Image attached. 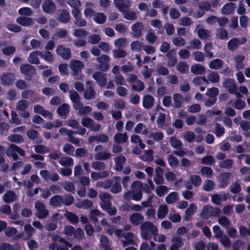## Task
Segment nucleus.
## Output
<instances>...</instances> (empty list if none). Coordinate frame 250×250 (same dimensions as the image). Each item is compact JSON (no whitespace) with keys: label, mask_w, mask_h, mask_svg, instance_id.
<instances>
[{"label":"nucleus","mask_w":250,"mask_h":250,"mask_svg":"<svg viewBox=\"0 0 250 250\" xmlns=\"http://www.w3.org/2000/svg\"><path fill=\"white\" fill-rule=\"evenodd\" d=\"M143 184L142 182L136 181H134L131 185V190L126 192L124 195V198L125 200H133L136 201H140L143 196L142 188Z\"/></svg>","instance_id":"f257e3e1"},{"label":"nucleus","mask_w":250,"mask_h":250,"mask_svg":"<svg viewBox=\"0 0 250 250\" xmlns=\"http://www.w3.org/2000/svg\"><path fill=\"white\" fill-rule=\"evenodd\" d=\"M52 239L53 242L49 246L50 250H68V248L72 246L69 243L58 235H53Z\"/></svg>","instance_id":"f03ea898"},{"label":"nucleus","mask_w":250,"mask_h":250,"mask_svg":"<svg viewBox=\"0 0 250 250\" xmlns=\"http://www.w3.org/2000/svg\"><path fill=\"white\" fill-rule=\"evenodd\" d=\"M158 229L156 226L149 221L145 222L141 226V235L146 240L151 238V234H156Z\"/></svg>","instance_id":"7ed1b4c3"},{"label":"nucleus","mask_w":250,"mask_h":250,"mask_svg":"<svg viewBox=\"0 0 250 250\" xmlns=\"http://www.w3.org/2000/svg\"><path fill=\"white\" fill-rule=\"evenodd\" d=\"M84 67V63L77 60H72L69 63V67L72 70V74L75 79L82 80L83 79V75L81 70Z\"/></svg>","instance_id":"20e7f679"},{"label":"nucleus","mask_w":250,"mask_h":250,"mask_svg":"<svg viewBox=\"0 0 250 250\" xmlns=\"http://www.w3.org/2000/svg\"><path fill=\"white\" fill-rule=\"evenodd\" d=\"M36 216L39 219L45 218L49 214V211L46 208L45 205L40 201H37L35 204Z\"/></svg>","instance_id":"39448f33"},{"label":"nucleus","mask_w":250,"mask_h":250,"mask_svg":"<svg viewBox=\"0 0 250 250\" xmlns=\"http://www.w3.org/2000/svg\"><path fill=\"white\" fill-rule=\"evenodd\" d=\"M29 103L25 100L19 101L16 104V109L18 111H22L20 113L21 116L23 118H28L30 117V113L26 110L29 106Z\"/></svg>","instance_id":"423d86ee"},{"label":"nucleus","mask_w":250,"mask_h":250,"mask_svg":"<svg viewBox=\"0 0 250 250\" xmlns=\"http://www.w3.org/2000/svg\"><path fill=\"white\" fill-rule=\"evenodd\" d=\"M6 153L8 156L11 157L14 160H16L17 159L18 157L17 153H19L20 155L23 156L24 155L25 152L24 150L15 145H11L7 148Z\"/></svg>","instance_id":"0eeeda50"},{"label":"nucleus","mask_w":250,"mask_h":250,"mask_svg":"<svg viewBox=\"0 0 250 250\" xmlns=\"http://www.w3.org/2000/svg\"><path fill=\"white\" fill-rule=\"evenodd\" d=\"M42 11L46 14H52L56 9V6L52 0H44L42 4Z\"/></svg>","instance_id":"6e6552de"},{"label":"nucleus","mask_w":250,"mask_h":250,"mask_svg":"<svg viewBox=\"0 0 250 250\" xmlns=\"http://www.w3.org/2000/svg\"><path fill=\"white\" fill-rule=\"evenodd\" d=\"M246 42V39L244 37L239 38H233L229 40L227 44V47L229 50H234L239 45L243 44Z\"/></svg>","instance_id":"1a4fd4ad"},{"label":"nucleus","mask_w":250,"mask_h":250,"mask_svg":"<svg viewBox=\"0 0 250 250\" xmlns=\"http://www.w3.org/2000/svg\"><path fill=\"white\" fill-rule=\"evenodd\" d=\"M96 61L100 64L99 68L102 71H105L109 68V62L110 58L106 55H102L96 58Z\"/></svg>","instance_id":"9d476101"},{"label":"nucleus","mask_w":250,"mask_h":250,"mask_svg":"<svg viewBox=\"0 0 250 250\" xmlns=\"http://www.w3.org/2000/svg\"><path fill=\"white\" fill-rule=\"evenodd\" d=\"M114 3L121 12H124L131 4L130 0H114Z\"/></svg>","instance_id":"9b49d317"},{"label":"nucleus","mask_w":250,"mask_h":250,"mask_svg":"<svg viewBox=\"0 0 250 250\" xmlns=\"http://www.w3.org/2000/svg\"><path fill=\"white\" fill-rule=\"evenodd\" d=\"M57 54L64 59H68L71 57V51L68 48L61 45L56 48Z\"/></svg>","instance_id":"f8f14e48"},{"label":"nucleus","mask_w":250,"mask_h":250,"mask_svg":"<svg viewBox=\"0 0 250 250\" xmlns=\"http://www.w3.org/2000/svg\"><path fill=\"white\" fill-rule=\"evenodd\" d=\"M15 80V76L11 73H5L0 77V83L3 85L9 86L12 84Z\"/></svg>","instance_id":"ddd939ff"},{"label":"nucleus","mask_w":250,"mask_h":250,"mask_svg":"<svg viewBox=\"0 0 250 250\" xmlns=\"http://www.w3.org/2000/svg\"><path fill=\"white\" fill-rule=\"evenodd\" d=\"M34 111L36 113H39L42 116L48 119H53V114L50 111L46 110L39 104H36L34 106Z\"/></svg>","instance_id":"4468645a"},{"label":"nucleus","mask_w":250,"mask_h":250,"mask_svg":"<svg viewBox=\"0 0 250 250\" xmlns=\"http://www.w3.org/2000/svg\"><path fill=\"white\" fill-rule=\"evenodd\" d=\"M57 19L62 23L68 22L70 20V14L66 10H59L57 13Z\"/></svg>","instance_id":"2eb2a0df"},{"label":"nucleus","mask_w":250,"mask_h":250,"mask_svg":"<svg viewBox=\"0 0 250 250\" xmlns=\"http://www.w3.org/2000/svg\"><path fill=\"white\" fill-rule=\"evenodd\" d=\"M94 6V4L91 2H87L85 4V8L83 11V15L86 19H90L94 17L96 12L92 7Z\"/></svg>","instance_id":"dca6fc26"},{"label":"nucleus","mask_w":250,"mask_h":250,"mask_svg":"<svg viewBox=\"0 0 250 250\" xmlns=\"http://www.w3.org/2000/svg\"><path fill=\"white\" fill-rule=\"evenodd\" d=\"M92 77L100 86H104L105 85L106 83L105 74L101 72H96L93 74Z\"/></svg>","instance_id":"f3484780"},{"label":"nucleus","mask_w":250,"mask_h":250,"mask_svg":"<svg viewBox=\"0 0 250 250\" xmlns=\"http://www.w3.org/2000/svg\"><path fill=\"white\" fill-rule=\"evenodd\" d=\"M111 181L112 184L110 191L113 193H117L121 191L122 188L120 184L121 178L120 177H115Z\"/></svg>","instance_id":"a211bd4d"},{"label":"nucleus","mask_w":250,"mask_h":250,"mask_svg":"<svg viewBox=\"0 0 250 250\" xmlns=\"http://www.w3.org/2000/svg\"><path fill=\"white\" fill-rule=\"evenodd\" d=\"M70 110V106L68 104H63L60 106L57 110V114L62 119H65Z\"/></svg>","instance_id":"6ab92c4d"},{"label":"nucleus","mask_w":250,"mask_h":250,"mask_svg":"<svg viewBox=\"0 0 250 250\" xmlns=\"http://www.w3.org/2000/svg\"><path fill=\"white\" fill-rule=\"evenodd\" d=\"M223 86L228 89L229 93L235 92L237 87L234 79H228L223 83Z\"/></svg>","instance_id":"aec40b11"},{"label":"nucleus","mask_w":250,"mask_h":250,"mask_svg":"<svg viewBox=\"0 0 250 250\" xmlns=\"http://www.w3.org/2000/svg\"><path fill=\"white\" fill-rule=\"evenodd\" d=\"M183 137L185 140L189 143L193 142L195 140L197 142H200L202 140V137L198 136L196 138L195 134L189 131L185 132Z\"/></svg>","instance_id":"412c9836"},{"label":"nucleus","mask_w":250,"mask_h":250,"mask_svg":"<svg viewBox=\"0 0 250 250\" xmlns=\"http://www.w3.org/2000/svg\"><path fill=\"white\" fill-rule=\"evenodd\" d=\"M72 15L74 18L75 24L78 26H84L86 25V21L82 18L81 16L80 11H75L73 12Z\"/></svg>","instance_id":"4be33fe9"},{"label":"nucleus","mask_w":250,"mask_h":250,"mask_svg":"<svg viewBox=\"0 0 250 250\" xmlns=\"http://www.w3.org/2000/svg\"><path fill=\"white\" fill-rule=\"evenodd\" d=\"M129 220L132 224L137 226L143 222L144 220V216L141 213L135 212L130 216Z\"/></svg>","instance_id":"5701e85b"},{"label":"nucleus","mask_w":250,"mask_h":250,"mask_svg":"<svg viewBox=\"0 0 250 250\" xmlns=\"http://www.w3.org/2000/svg\"><path fill=\"white\" fill-rule=\"evenodd\" d=\"M99 197L101 200L100 205L102 208L111 204V196L109 193L102 192L99 195Z\"/></svg>","instance_id":"b1692460"},{"label":"nucleus","mask_w":250,"mask_h":250,"mask_svg":"<svg viewBox=\"0 0 250 250\" xmlns=\"http://www.w3.org/2000/svg\"><path fill=\"white\" fill-rule=\"evenodd\" d=\"M171 242L172 244L170 246V250H178L183 245L182 239L177 236L172 237Z\"/></svg>","instance_id":"393cba45"},{"label":"nucleus","mask_w":250,"mask_h":250,"mask_svg":"<svg viewBox=\"0 0 250 250\" xmlns=\"http://www.w3.org/2000/svg\"><path fill=\"white\" fill-rule=\"evenodd\" d=\"M108 136L104 134H101L96 136H91L88 138L89 143H92L95 141L101 143H106L108 141Z\"/></svg>","instance_id":"a878e982"},{"label":"nucleus","mask_w":250,"mask_h":250,"mask_svg":"<svg viewBox=\"0 0 250 250\" xmlns=\"http://www.w3.org/2000/svg\"><path fill=\"white\" fill-rule=\"evenodd\" d=\"M107 20L106 16L102 12H97L93 18V21L97 24H103L105 23Z\"/></svg>","instance_id":"bb28decb"},{"label":"nucleus","mask_w":250,"mask_h":250,"mask_svg":"<svg viewBox=\"0 0 250 250\" xmlns=\"http://www.w3.org/2000/svg\"><path fill=\"white\" fill-rule=\"evenodd\" d=\"M143 25L141 22H136L132 27V35L134 37H139L142 35Z\"/></svg>","instance_id":"cd10ccee"},{"label":"nucleus","mask_w":250,"mask_h":250,"mask_svg":"<svg viewBox=\"0 0 250 250\" xmlns=\"http://www.w3.org/2000/svg\"><path fill=\"white\" fill-rule=\"evenodd\" d=\"M16 199V194L12 190L7 191L2 196V200L6 203L14 202Z\"/></svg>","instance_id":"c85d7f7f"},{"label":"nucleus","mask_w":250,"mask_h":250,"mask_svg":"<svg viewBox=\"0 0 250 250\" xmlns=\"http://www.w3.org/2000/svg\"><path fill=\"white\" fill-rule=\"evenodd\" d=\"M168 212V207L165 204L160 205L157 209V217L160 219L164 218Z\"/></svg>","instance_id":"c756f323"},{"label":"nucleus","mask_w":250,"mask_h":250,"mask_svg":"<svg viewBox=\"0 0 250 250\" xmlns=\"http://www.w3.org/2000/svg\"><path fill=\"white\" fill-rule=\"evenodd\" d=\"M190 71L195 75H200L205 73V68L202 64L196 63L191 66Z\"/></svg>","instance_id":"7c9ffc66"},{"label":"nucleus","mask_w":250,"mask_h":250,"mask_svg":"<svg viewBox=\"0 0 250 250\" xmlns=\"http://www.w3.org/2000/svg\"><path fill=\"white\" fill-rule=\"evenodd\" d=\"M69 97L72 101L73 105V108L75 106H78L81 103L80 101V97L78 93L74 90H70L69 91Z\"/></svg>","instance_id":"2f4dec72"},{"label":"nucleus","mask_w":250,"mask_h":250,"mask_svg":"<svg viewBox=\"0 0 250 250\" xmlns=\"http://www.w3.org/2000/svg\"><path fill=\"white\" fill-rule=\"evenodd\" d=\"M154 98L150 95H145L143 100V105L145 108H151L154 104Z\"/></svg>","instance_id":"473e14b6"},{"label":"nucleus","mask_w":250,"mask_h":250,"mask_svg":"<svg viewBox=\"0 0 250 250\" xmlns=\"http://www.w3.org/2000/svg\"><path fill=\"white\" fill-rule=\"evenodd\" d=\"M235 4L233 3H228L224 5L221 9V13L223 15H229L232 14L235 9Z\"/></svg>","instance_id":"72a5a7b5"},{"label":"nucleus","mask_w":250,"mask_h":250,"mask_svg":"<svg viewBox=\"0 0 250 250\" xmlns=\"http://www.w3.org/2000/svg\"><path fill=\"white\" fill-rule=\"evenodd\" d=\"M231 174L228 172L223 173L219 176V181L220 183V187L224 188L228 185Z\"/></svg>","instance_id":"f704fd0d"},{"label":"nucleus","mask_w":250,"mask_h":250,"mask_svg":"<svg viewBox=\"0 0 250 250\" xmlns=\"http://www.w3.org/2000/svg\"><path fill=\"white\" fill-rule=\"evenodd\" d=\"M197 209V207L193 203L189 205L188 208L186 210L185 220H189L191 217L195 213Z\"/></svg>","instance_id":"c9c22d12"},{"label":"nucleus","mask_w":250,"mask_h":250,"mask_svg":"<svg viewBox=\"0 0 250 250\" xmlns=\"http://www.w3.org/2000/svg\"><path fill=\"white\" fill-rule=\"evenodd\" d=\"M115 163V169L117 171H121L123 168V166L126 161V158L123 156H119L114 158Z\"/></svg>","instance_id":"e433bc0d"},{"label":"nucleus","mask_w":250,"mask_h":250,"mask_svg":"<svg viewBox=\"0 0 250 250\" xmlns=\"http://www.w3.org/2000/svg\"><path fill=\"white\" fill-rule=\"evenodd\" d=\"M156 174L154 177V181L157 185L163 183L164 178L162 169L160 167H157L155 169Z\"/></svg>","instance_id":"4c0bfd02"},{"label":"nucleus","mask_w":250,"mask_h":250,"mask_svg":"<svg viewBox=\"0 0 250 250\" xmlns=\"http://www.w3.org/2000/svg\"><path fill=\"white\" fill-rule=\"evenodd\" d=\"M172 98L173 106L176 108L180 107L184 101V98L182 95L179 93H175L173 95Z\"/></svg>","instance_id":"58836bf2"},{"label":"nucleus","mask_w":250,"mask_h":250,"mask_svg":"<svg viewBox=\"0 0 250 250\" xmlns=\"http://www.w3.org/2000/svg\"><path fill=\"white\" fill-rule=\"evenodd\" d=\"M21 72L25 75H31L35 73V69L33 66L29 64H22L20 68Z\"/></svg>","instance_id":"ea45409f"},{"label":"nucleus","mask_w":250,"mask_h":250,"mask_svg":"<svg viewBox=\"0 0 250 250\" xmlns=\"http://www.w3.org/2000/svg\"><path fill=\"white\" fill-rule=\"evenodd\" d=\"M16 21L21 25L28 26L32 25L33 23L32 18L26 17H21L17 19Z\"/></svg>","instance_id":"a19ab883"},{"label":"nucleus","mask_w":250,"mask_h":250,"mask_svg":"<svg viewBox=\"0 0 250 250\" xmlns=\"http://www.w3.org/2000/svg\"><path fill=\"white\" fill-rule=\"evenodd\" d=\"M244 59L245 57L242 55H237L234 57L235 68L237 70L242 69L244 68L245 64L243 62Z\"/></svg>","instance_id":"79ce46f5"},{"label":"nucleus","mask_w":250,"mask_h":250,"mask_svg":"<svg viewBox=\"0 0 250 250\" xmlns=\"http://www.w3.org/2000/svg\"><path fill=\"white\" fill-rule=\"evenodd\" d=\"M123 237L126 240L123 242V247H125L127 245L133 244L134 243L135 236L133 233L126 232L123 234Z\"/></svg>","instance_id":"37998d69"},{"label":"nucleus","mask_w":250,"mask_h":250,"mask_svg":"<svg viewBox=\"0 0 250 250\" xmlns=\"http://www.w3.org/2000/svg\"><path fill=\"white\" fill-rule=\"evenodd\" d=\"M74 108L79 111L78 113L80 115H86L92 111L91 107L88 106H83L82 103L80 104V105H79L78 107L75 106Z\"/></svg>","instance_id":"c03bdc74"},{"label":"nucleus","mask_w":250,"mask_h":250,"mask_svg":"<svg viewBox=\"0 0 250 250\" xmlns=\"http://www.w3.org/2000/svg\"><path fill=\"white\" fill-rule=\"evenodd\" d=\"M100 247L102 250H111L109 240L104 235H102L100 239Z\"/></svg>","instance_id":"a18cd8bd"},{"label":"nucleus","mask_w":250,"mask_h":250,"mask_svg":"<svg viewBox=\"0 0 250 250\" xmlns=\"http://www.w3.org/2000/svg\"><path fill=\"white\" fill-rule=\"evenodd\" d=\"M213 208L211 206L204 207L201 213V216L204 218H208L213 214Z\"/></svg>","instance_id":"49530a36"},{"label":"nucleus","mask_w":250,"mask_h":250,"mask_svg":"<svg viewBox=\"0 0 250 250\" xmlns=\"http://www.w3.org/2000/svg\"><path fill=\"white\" fill-rule=\"evenodd\" d=\"M91 82H87L86 83L87 86L89 87L87 88L84 93V97L87 100L94 99L95 96V93L94 89L90 86Z\"/></svg>","instance_id":"de8ad7c7"},{"label":"nucleus","mask_w":250,"mask_h":250,"mask_svg":"<svg viewBox=\"0 0 250 250\" xmlns=\"http://www.w3.org/2000/svg\"><path fill=\"white\" fill-rule=\"evenodd\" d=\"M206 79L207 83H208L209 82L216 83L220 80V76L217 72L211 71L207 75Z\"/></svg>","instance_id":"09e8293b"},{"label":"nucleus","mask_w":250,"mask_h":250,"mask_svg":"<svg viewBox=\"0 0 250 250\" xmlns=\"http://www.w3.org/2000/svg\"><path fill=\"white\" fill-rule=\"evenodd\" d=\"M38 56H40V51H36L30 53L28 57V61L33 64H37L40 62Z\"/></svg>","instance_id":"8fccbe9b"},{"label":"nucleus","mask_w":250,"mask_h":250,"mask_svg":"<svg viewBox=\"0 0 250 250\" xmlns=\"http://www.w3.org/2000/svg\"><path fill=\"white\" fill-rule=\"evenodd\" d=\"M62 197L60 195L53 196L49 201V204L51 206L60 207L62 204Z\"/></svg>","instance_id":"3c124183"},{"label":"nucleus","mask_w":250,"mask_h":250,"mask_svg":"<svg viewBox=\"0 0 250 250\" xmlns=\"http://www.w3.org/2000/svg\"><path fill=\"white\" fill-rule=\"evenodd\" d=\"M66 2L72 8V14L75 11H80L79 7L81 5V2L80 0H67Z\"/></svg>","instance_id":"603ef678"},{"label":"nucleus","mask_w":250,"mask_h":250,"mask_svg":"<svg viewBox=\"0 0 250 250\" xmlns=\"http://www.w3.org/2000/svg\"><path fill=\"white\" fill-rule=\"evenodd\" d=\"M223 61L220 59H216L213 60L209 64V67L212 69H219L222 67Z\"/></svg>","instance_id":"864d4df0"},{"label":"nucleus","mask_w":250,"mask_h":250,"mask_svg":"<svg viewBox=\"0 0 250 250\" xmlns=\"http://www.w3.org/2000/svg\"><path fill=\"white\" fill-rule=\"evenodd\" d=\"M128 139L126 133H117L114 136V141L118 144H123Z\"/></svg>","instance_id":"5fc2aeb1"},{"label":"nucleus","mask_w":250,"mask_h":250,"mask_svg":"<svg viewBox=\"0 0 250 250\" xmlns=\"http://www.w3.org/2000/svg\"><path fill=\"white\" fill-rule=\"evenodd\" d=\"M175 54L174 50H171L167 55V57L168 58L167 64L169 66H173L177 62L176 58L174 56Z\"/></svg>","instance_id":"6e6d98bb"},{"label":"nucleus","mask_w":250,"mask_h":250,"mask_svg":"<svg viewBox=\"0 0 250 250\" xmlns=\"http://www.w3.org/2000/svg\"><path fill=\"white\" fill-rule=\"evenodd\" d=\"M92 205V202L88 199H84L75 204L76 207L78 208H91Z\"/></svg>","instance_id":"4d7b16f0"},{"label":"nucleus","mask_w":250,"mask_h":250,"mask_svg":"<svg viewBox=\"0 0 250 250\" xmlns=\"http://www.w3.org/2000/svg\"><path fill=\"white\" fill-rule=\"evenodd\" d=\"M112 182L111 180L107 179L104 181H99L96 184V187L97 188H103L108 189L111 187Z\"/></svg>","instance_id":"13d9d810"},{"label":"nucleus","mask_w":250,"mask_h":250,"mask_svg":"<svg viewBox=\"0 0 250 250\" xmlns=\"http://www.w3.org/2000/svg\"><path fill=\"white\" fill-rule=\"evenodd\" d=\"M134 131L136 133H141L144 135H146L148 133L147 129L142 123L137 124L134 127Z\"/></svg>","instance_id":"bf43d9fd"},{"label":"nucleus","mask_w":250,"mask_h":250,"mask_svg":"<svg viewBox=\"0 0 250 250\" xmlns=\"http://www.w3.org/2000/svg\"><path fill=\"white\" fill-rule=\"evenodd\" d=\"M140 158L144 161H151L153 159V151L151 149L145 151Z\"/></svg>","instance_id":"052dcab7"},{"label":"nucleus","mask_w":250,"mask_h":250,"mask_svg":"<svg viewBox=\"0 0 250 250\" xmlns=\"http://www.w3.org/2000/svg\"><path fill=\"white\" fill-rule=\"evenodd\" d=\"M111 155V153L106 151L98 152L95 155V159L97 160H104L110 158Z\"/></svg>","instance_id":"680f3d73"},{"label":"nucleus","mask_w":250,"mask_h":250,"mask_svg":"<svg viewBox=\"0 0 250 250\" xmlns=\"http://www.w3.org/2000/svg\"><path fill=\"white\" fill-rule=\"evenodd\" d=\"M178 200V194L176 192H172L166 198V201L168 204H172Z\"/></svg>","instance_id":"e2e57ef3"},{"label":"nucleus","mask_w":250,"mask_h":250,"mask_svg":"<svg viewBox=\"0 0 250 250\" xmlns=\"http://www.w3.org/2000/svg\"><path fill=\"white\" fill-rule=\"evenodd\" d=\"M40 56L48 62H51L54 60L52 54L49 51H40Z\"/></svg>","instance_id":"0e129e2a"},{"label":"nucleus","mask_w":250,"mask_h":250,"mask_svg":"<svg viewBox=\"0 0 250 250\" xmlns=\"http://www.w3.org/2000/svg\"><path fill=\"white\" fill-rule=\"evenodd\" d=\"M169 143L172 147L174 148H180L183 146L181 141L175 137H171L169 139Z\"/></svg>","instance_id":"69168bd1"},{"label":"nucleus","mask_w":250,"mask_h":250,"mask_svg":"<svg viewBox=\"0 0 250 250\" xmlns=\"http://www.w3.org/2000/svg\"><path fill=\"white\" fill-rule=\"evenodd\" d=\"M216 36L218 38L227 40L228 39V33L227 31L223 28H219L216 30Z\"/></svg>","instance_id":"338daca9"},{"label":"nucleus","mask_w":250,"mask_h":250,"mask_svg":"<svg viewBox=\"0 0 250 250\" xmlns=\"http://www.w3.org/2000/svg\"><path fill=\"white\" fill-rule=\"evenodd\" d=\"M0 250H21V247L18 245L12 246L9 244L3 243L0 245Z\"/></svg>","instance_id":"774afa93"}]
</instances>
